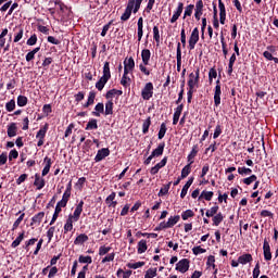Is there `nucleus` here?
<instances>
[{
    "instance_id": "34",
    "label": "nucleus",
    "mask_w": 278,
    "mask_h": 278,
    "mask_svg": "<svg viewBox=\"0 0 278 278\" xmlns=\"http://www.w3.org/2000/svg\"><path fill=\"white\" fill-rule=\"evenodd\" d=\"M224 218L225 217L223 216V213H217L213 216V225H215V227H218V225L223 223Z\"/></svg>"
},
{
    "instance_id": "45",
    "label": "nucleus",
    "mask_w": 278,
    "mask_h": 278,
    "mask_svg": "<svg viewBox=\"0 0 278 278\" xmlns=\"http://www.w3.org/2000/svg\"><path fill=\"white\" fill-rule=\"evenodd\" d=\"M166 131H167V128H166V123H162L161 124V127H160V130H159V140H162V138H164V136H166Z\"/></svg>"
},
{
    "instance_id": "9",
    "label": "nucleus",
    "mask_w": 278,
    "mask_h": 278,
    "mask_svg": "<svg viewBox=\"0 0 278 278\" xmlns=\"http://www.w3.org/2000/svg\"><path fill=\"white\" fill-rule=\"evenodd\" d=\"M84 212V201L81 200L75 211H74V214L73 215H70V218H73L74 219V223H77V220H79V217L81 216V213Z\"/></svg>"
},
{
    "instance_id": "42",
    "label": "nucleus",
    "mask_w": 278,
    "mask_h": 278,
    "mask_svg": "<svg viewBox=\"0 0 278 278\" xmlns=\"http://www.w3.org/2000/svg\"><path fill=\"white\" fill-rule=\"evenodd\" d=\"M151 127V117H148L142 124V134H149V128Z\"/></svg>"
},
{
    "instance_id": "12",
    "label": "nucleus",
    "mask_w": 278,
    "mask_h": 278,
    "mask_svg": "<svg viewBox=\"0 0 278 278\" xmlns=\"http://www.w3.org/2000/svg\"><path fill=\"white\" fill-rule=\"evenodd\" d=\"M108 155H110V149L102 148L98 151V153L94 157V162H101V161L105 160V157H108Z\"/></svg>"
},
{
    "instance_id": "11",
    "label": "nucleus",
    "mask_w": 278,
    "mask_h": 278,
    "mask_svg": "<svg viewBox=\"0 0 278 278\" xmlns=\"http://www.w3.org/2000/svg\"><path fill=\"white\" fill-rule=\"evenodd\" d=\"M218 8H219V23L225 25V21L227 18V11L225 10V3L223 0H218Z\"/></svg>"
},
{
    "instance_id": "35",
    "label": "nucleus",
    "mask_w": 278,
    "mask_h": 278,
    "mask_svg": "<svg viewBox=\"0 0 278 278\" xmlns=\"http://www.w3.org/2000/svg\"><path fill=\"white\" fill-rule=\"evenodd\" d=\"M73 223H75L73 217H68L67 220H66V224L64 225V232L65 233H68V231H73Z\"/></svg>"
},
{
    "instance_id": "17",
    "label": "nucleus",
    "mask_w": 278,
    "mask_h": 278,
    "mask_svg": "<svg viewBox=\"0 0 278 278\" xmlns=\"http://www.w3.org/2000/svg\"><path fill=\"white\" fill-rule=\"evenodd\" d=\"M141 60H142V64H144V66H149V62L151 61V50L143 49L141 51Z\"/></svg>"
},
{
    "instance_id": "39",
    "label": "nucleus",
    "mask_w": 278,
    "mask_h": 278,
    "mask_svg": "<svg viewBox=\"0 0 278 278\" xmlns=\"http://www.w3.org/2000/svg\"><path fill=\"white\" fill-rule=\"evenodd\" d=\"M16 124L12 123L9 127H8V136L9 138H14V136H16Z\"/></svg>"
},
{
    "instance_id": "32",
    "label": "nucleus",
    "mask_w": 278,
    "mask_h": 278,
    "mask_svg": "<svg viewBox=\"0 0 278 278\" xmlns=\"http://www.w3.org/2000/svg\"><path fill=\"white\" fill-rule=\"evenodd\" d=\"M24 239H25V231L20 233L18 237L12 242L11 244L12 249H16V247H18Z\"/></svg>"
},
{
    "instance_id": "5",
    "label": "nucleus",
    "mask_w": 278,
    "mask_h": 278,
    "mask_svg": "<svg viewBox=\"0 0 278 278\" xmlns=\"http://www.w3.org/2000/svg\"><path fill=\"white\" fill-rule=\"evenodd\" d=\"M220 94H223V91L220 89V79H217L215 90H214V105H215V108H218V105H220Z\"/></svg>"
},
{
    "instance_id": "14",
    "label": "nucleus",
    "mask_w": 278,
    "mask_h": 278,
    "mask_svg": "<svg viewBox=\"0 0 278 278\" xmlns=\"http://www.w3.org/2000/svg\"><path fill=\"white\" fill-rule=\"evenodd\" d=\"M182 12H184V3L179 2L178 7H177L175 13L173 14L172 18L169 20V22L177 23V21L179 20V16H181Z\"/></svg>"
},
{
    "instance_id": "29",
    "label": "nucleus",
    "mask_w": 278,
    "mask_h": 278,
    "mask_svg": "<svg viewBox=\"0 0 278 278\" xmlns=\"http://www.w3.org/2000/svg\"><path fill=\"white\" fill-rule=\"evenodd\" d=\"M108 81H110V79L101 76V78L96 83L97 90H99V91L103 90V88H105V84H108Z\"/></svg>"
},
{
    "instance_id": "38",
    "label": "nucleus",
    "mask_w": 278,
    "mask_h": 278,
    "mask_svg": "<svg viewBox=\"0 0 278 278\" xmlns=\"http://www.w3.org/2000/svg\"><path fill=\"white\" fill-rule=\"evenodd\" d=\"M233 64H236V53H233L229 59L228 75H231V73H233Z\"/></svg>"
},
{
    "instance_id": "49",
    "label": "nucleus",
    "mask_w": 278,
    "mask_h": 278,
    "mask_svg": "<svg viewBox=\"0 0 278 278\" xmlns=\"http://www.w3.org/2000/svg\"><path fill=\"white\" fill-rule=\"evenodd\" d=\"M144 266V262H137V263H128L127 268H132V270H136L138 268H142Z\"/></svg>"
},
{
    "instance_id": "4",
    "label": "nucleus",
    "mask_w": 278,
    "mask_h": 278,
    "mask_svg": "<svg viewBox=\"0 0 278 278\" xmlns=\"http://www.w3.org/2000/svg\"><path fill=\"white\" fill-rule=\"evenodd\" d=\"M199 75H200L199 68L195 70V73H191L189 75V80H188L189 90H194V86H199Z\"/></svg>"
},
{
    "instance_id": "33",
    "label": "nucleus",
    "mask_w": 278,
    "mask_h": 278,
    "mask_svg": "<svg viewBox=\"0 0 278 278\" xmlns=\"http://www.w3.org/2000/svg\"><path fill=\"white\" fill-rule=\"evenodd\" d=\"M97 97V93H94V91H90L89 92V97L87 102L84 104V108H90V105H92L94 103V99Z\"/></svg>"
},
{
    "instance_id": "1",
    "label": "nucleus",
    "mask_w": 278,
    "mask_h": 278,
    "mask_svg": "<svg viewBox=\"0 0 278 278\" xmlns=\"http://www.w3.org/2000/svg\"><path fill=\"white\" fill-rule=\"evenodd\" d=\"M135 8H136V0H129L125 9V12L121 16V21H129V18L131 17V12H134Z\"/></svg>"
},
{
    "instance_id": "44",
    "label": "nucleus",
    "mask_w": 278,
    "mask_h": 278,
    "mask_svg": "<svg viewBox=\"0 0 278 278\" xmlns=\"http://www.w3.org/2000/svg\"><path fill=\"white\" fill-rule=\"evenodd\" d=\"M153 277H157V268H149L146 271L144 278H153Z\"/></svg>"
},
{
    "instance_id": "18",
    "label": "nucleus",
    "mask_w": 278,
    "mask_h": 278,
    "mask_svg": "<svg viewBox=\"0 0 278 278\" xmlns=\"http://www.w3.org/2000/svg\"><path fill=\"white\" fill-rule=\"evenodd\" d=\"M164 147H166V143L162 142L157 146L156 149H154L151 153L152 157H160L164 154Z\"/></svg>"
},
{
    "instance_id": "16",
    "label": "nucleus",
    "mask_w": 278,
    "mask_h": 278,
    "mask_svg": "<svg viewBox=\"0 0 278 278\" xmlns=\"http://www.w3.org/2000/svg\"><path fill=\"white\" fill-rule=\"evenodd\" d=\"M201 16H203V0H199L195 3L194 17L197 18V21H201Z\"/></svg>"
},
{
    "instance_id": "48",
    "label": "nucleus",
    "mask_w": 278,
    "mask_h": 278,
    "mask_svg": "<svg viewBox=\"0 0 278 278\" xmlns=\"http://www.w3.org/2000/svg\"><path fill=\"white\" fill-rule=\"evenodd\" d=\"M193 216H194V212L192 210H187L181 214L182 220H188V218H192Z\"/></svg>"
},
{
    "instance_id": "52",
    "label": "nucleus",
    "mask_w": 278,
    "mask_h": 278,
    "mask_svg": "<svg viewBox=\"0 0 278 278\" xmlns=\"http://www.w3.org/2000/svg\"><path fill=\"white\" fill-rule=\"evenodd\" d=\"M216 77H218V72H216L215 68H211L208 72V81L210 84H212V81H214V79H216Z\"/></svg>"
},
{
    "instance_id": "27",
    "label": "nucleus",
    "mask_w": 278,
    "mask_h": 278,
    "mask_svg": "<svg viewBox=\"0 0 278 278\" xmlns=\"http://www.w3.org/2000/svg\"><path fill=\"white\" fill-rule=\"evenodd\" d=\"M105 112V105H103V103H98L94 106V112H92L93 116H101V114H103Z\"/></svg>"
},
{
    "instance_id": "28",
    "label": "nucleus",
    "mask_w": 278,
    "mask_h": 278,
    "mask_svg": "<svg viewBox=\"0 0 278 278\" xmlns=\"http://www.w3.org/2000/svg\"><path fill=\"white\" fill-rule=\"evenodd\" d=\"M104 79H111L112 78V73L110 72V62H105L103 66V75Z\"/></svg>"
},
{
    "instance_id": "55",
    "label": "nucleus",
    "mask_w": 278,
    "mask_h": 278,
    "mask_svg": "<svg viewBox=\"0 0 278 278\" xmlns=\"http://www.w3.org/2000/svg\"><path fill=\"white\" fill-rule=\"evenodd\" d=\"M47 129H49V127L47 125L43 128L39 129V131L37 132L36 138L45 140V136H47Z\"/></svg>"
},
{
    "instance_id": "43",
    "label": "nucleus",
    "mask_w": 278,
    "mask_h": 278,
    "mask_svg": "<svg viewBox=\"0 0 278 278\" xmlns=\"http://www.w3.org/2000/svg\"><path fill=\"white\" fill-rule=\"evenodd\" d=\"M127 75L128 74H126L124 72V75H123V77L121 79V84H122V86H124V88H127V86H129V84H131V78H129V76H127Z\"/></svg>"
},
{
    "instance_id": "23",
    "label": "nucleus",
    "mask_w": 278,
    "mask_h": 278,
    "mask_svg": "<svg viewBox=\"0 0 278 278\" xmlns=\"http://www.w3.org/2000/svg\"><path fill=\"white\" fill-rule=\"evenodd\" d=\"M45 218V212H39L31 218L30 225H40L42 223V219Z\"/></svg>"
},
{
    "instance_id": "19",
    "label": "nucleus",
    "mask_w": 278,
    "mask_h": 278,
    "mask_svg": "<svg viewBox=\"0 0 278 278\" xmlns=\"http://www.w3.org/2000/svg\"><path fill=\"white\" fill-rule=\"evenodd\" d=\"M176 60H177V71H181V42L177 43L176 50Z\"/></svg>"
},
{
    "instance_id": "63",
    "label": "nucleus",
    "mask_w": 278,
    "mask_h": 278,
    "mask_svg": "<svg viewBox=\"0 0 278 278\" xmlns=\"http://www.w3.org/2000/svg\"><path fill=\"white\" fill-rule=\"evenodd\" d=\"M238 173H239V175H251V173H253V170L249 167H239Z\"/></svg>"
},
{
    "instance_id": "7",
    "label": "nucleus",
    "mask_w": 278,
    "mask_h": 278,
    "mask_svg": "<svg viewBox=\"0 0 278 278\" xmlns=\"http://www.w3.org/2000/svg\"><path fill=\"white\" fill-rule=\"evenodd\" d=\"M197 42H199V28L195 27L192 33L191 36L189 38V49L190 51H192L194 49V47H197Z\"/></svg>"
},
{
    "instance_id": "31",
    "label": "nucleus",
    "mask_w": 278,
    "mask_h": 278,
    "mask_svg": "<svg viewBox=\"0 0 278 278\" xmlns=\"http://www.w3.org/2000/svg\"><path fill=\"white\" fill-rule=\"evenodd\" d=\"M86 131H90L92 129H99V124L97 123V119H90L88 123H87V126H86Z\"/></svg>"
},
{
    "instance_id": "30",
    "label": "nucleus",
    "mask_w": 278,
    "mask_h": 278,
    "mask_svg": "<svg viewBox=\"0 0 278 278\" xmlns=\"http://www.w3.org/2000/svg\"><path fill=\"white\" fill-rule=\"evenodd\" d=\"M147 240H140L138 242V249H137V252L139 253V255H142V253H146L147 252Z\"/></svg>"
},
{
    "instance_id": "37",
    "label": "nucleus",
    "mask_w": 278,
    "mask_h": 278,
    "mask_svg": "<svg viewBox=\"0 0 278 278\" xmlns=\"http://www.w3.org/2000/svg\"><path fill=\"white\" fill-rule=\"evenodd\" d=\"M38 51H40V47H37L33 51L28 52L26 54V62H31V60L36 58V53H38Z\"/></svg>"
},
{
    "instance_id": "59",
    "label": "nucleus",
    "mask_w": 278,
    "mask_h": 278,
    "mask_svg": "<svg viewBox=\"0 0 278 278\" xmlns=\"http://www.w3.org/2000/svg\"><path fill=\"white\" fill-rule=\"evenodd\" d=\"M192 10H194V4L187 5L185 9L184 18H186V16H192Z\"/></svg>"
},
{
    "instance_id": "40",
    "label": "nucleus",
    "mask_w": 278,
    "mask_h": 278,
    "mask_svg": "<svg viewBox=\"0 0 278 278\" xmlns=\"http://www.w3.org/2000/svg\"><path fill=\"white\" fill-rule=\"evenodd\" d=\"M216 214H218V205H215L207 210L205 216H207V218H212V216H216Z\"/></svg>"
},
{
    "instance_id": "62",
    "label": "nucleus",
    "mask_w": 278,
    "mask_h": 278,
    "mask_svg": "<svg viewBox=\"0 0 278 278\" xmlns=\"http://www.w3.org/2000/svg\"><path fill=\"white\" fill-rule=\"evenodd\" d=\"M23 218H25V213H22L20 217L14 222L13 231L14 229H18V226L21 225V223H23Z\"/></svg>"
},
{
    "instance_id": "54",
    "label": "nucleus",
    "mask_w": 278,
    "mask_h": 278,
    "mask_svg": "<svg viewBox=\"0 0 278 278\" xmlns=\"http://www.w3.org/2000/svg\"><path fill=\"white\" fill-rule=\"evenodd\" d=\"M37 42H38V36H36V34H34L26 41V45H28V47H34V45H36Z\"/></svg>"
},
{
    "instance_id": "8",
    "label": "nucleus",
    "mask_w": 278,
    "mask_h": 278,
    "mask_svg": "<svg viewBox=\"0 0 278 278\" xmlns=\"http://www.w3.org/2000/svg\"><path fill=\"white\" fill-rule=\"evenodd\" d=\"M136 68V61H134V58H129L128 60L124 61V72L126 75H129Z\"/></svg>"
},
{
    "instance_id": "61",
    "label": "nucleus",
    "mask_w": 278,
    "mask_h": 278,
    "mask_svg": "<svg viewBox=\"0 0 278 278\" xmlns=\"http://www.w3.org/2000/svg\"><path fill=\"white\" fill-rule=\"evenodd\" d=\"M207 250L201 248V245L194 247L192 249L193 255H201L202 253H206Z\"/></svg>"
},
{
    "instance_id": "13",
    "label": "nucleus",
    "mask_w": 278,
    "mask_h": 278,
    "mask_svg": "<svg viewBox=\"0 0 278 278\" xmlns=\"http://www.w3.org/2000/svg\"><path fill=\"white\" fill-rule=\"evenodd\" d=\"M167 162H168V157L165 156L160 163H157L155 166H153L150 169L151 175H157V173H160V169L166 166Z\"/></svg>"
},
{
    "instance_id": "64",
    "label": "nucleus",
    "mask_w": 278,
    "mask_h": 278,
    "mask_svg": "<svg viewBox=\"0 0 278 278\" xmlns=\"http://www.w3.org/2000/svg\"><path fill=\"white\" fill-rule=\"evenodd\" d=\"M168 190H170V182L160 189L159 197H164V194H168Z\"/></svg>"
},
{
    "instance_id": "47",
    "label": "nucleus",
    "mask_w": 278,
    "mask_h": 278,
    "mask_svg": "<svg viewBox=\"0 0 278 278\" xmlns=\"http://www.w3.org/2000/svg\"><path fill=\"white\" fill-rule=\"evenodd\" d=\"M17 105H18V108H25V105H27V97L18 96L17 97Z\"/></svg>"
},
{
    "instance_id": "26",
    "label": "nucleus",
    "mask_w": 278,
    "mask_h": 278,
    "mask_svg": "<svg viewBox=\"0 0 278 278\" xmlns=\"http://www.w3.org/2000/svg\"><path fill=\"white\" fill-rule=\"evenodd\" d=\"M104 114H105V116H110V115L114 114V102H112V100H109L105 103Z\"/></svg>"
},
{
    "instance_id": "57",
    "label": "nucleus",
    "mask_w": 278,
    "mask_h": 278,
    "mask_svg": "<svg viewBox=\"0 0 278 278\" xmlns=\"http://www.w3.org/2000/svg\"><path fill=\"white\" fill-rule=\"evenodd\" d=\"M153 39L160 45V28L157 26L153 27Z\"/></svg>"
},
{
    "instance_id": "3",
    "label": "nucleus",
    "mask_w": 278,
    "mask_h": 278,
    "mask_svg": "<svg viewBox=\"0 0 278 278\" xmlns=\"http://www.w3.org/2000/svg\"><path fill=\"white\" fill-rule=\"evenodd\" d=\"M143 101H149L153 97V83H147L141 91Z\"/></svg>"
},
{
    "instance_id": "2",
    "label": "nucleus",
    "mask_w": 278,
    "mask_h": 278,
    "mask_svg": "<svg viewBox=\"0 0 278 278\" xmlns=\"http://www.w3.org/2000/svg\"><path fill=\"white\" fill-rule=\"evenodd\" d=\"M180 219L181 217L179 215L170 216L167 222H162L160 227L161 229H170V227H175Z\"/></svg>"
},
{
    "instance_id": "51",
    "label": "nucleus",
    "mask_w": 278,
    "mask_h": 278,
    "mask_svg": "<svg viewBox=\"0 0 278 278\" xmlns=\"http://www.w3.org/2000/svg\"><path fill=\"white\" fill-rule=\"evenodd\" d=\"M15 108H16V101H14V100H11V101L7 102V104H5L7 112H14Z\"/></svg>"
},
{
    "instance_id": "15",
    "label": "nucleus",
    "mask_w": 278,
    "mask_h": 278,
    "mask_svg": "<svg viewBox=\"0 0 278 278\" xmlns=\"http://www.w3.org/2000/svg\"><path fill=\"white\" fill-rule=\"evenodd\" d=\"M137 26H138V29H137L138 42H140V40H142V36H144V30H143L144 20L142 17L138 18Z\"/></svg>"
},
{
    "instance_id": "25",
    "label": "nucleus",
    "mask_w": 278,
    "mask_h": 278,
    "mask_svg": "<svg viewBox=\"0 0 278 278\" xmlns=\"http://www.w3.org/2000/svg\"><path fill=\"white\" fill-rule=\"evenodd\" d=\"M45 162H46V165L41 173L42 177H46V175H49V172L51 170V159L46 156Z\"/></svg>"
},
{
    "instance_id": "10",
    "label": "nucleus",
    "mask_w": 278,
    "mask_h": 278,
    "mask_svg": "<svg viewBox=\"0 0 278 278\" xmlns=\"http://www.w3.org/2000/svg\"><path fill=\"white\" fill-rule=\"evenodd\" d=\"M263 254L266 262H270L273 260V253H270V244L266 239L263 243Z\"/></svg>"
},
{
    "instance_id": "50",
    "label": "nucleus",
    "mask_w": 278,
    "mask_h": 278,
    "mask_svg": "<svg viewBox=\"0 0 278 278\" xmlns=\"http://www.w3.org/2000/svg\"><path fill=\"white\" fill-rule=\"evenodd\" d=\"M78 262L80 264H92V256L80 255L79 258H78Z\"/></svg>"
},
{
    "instance_id": "6",
    "label": "nucleus",
    "mask_w": 278,
    "mask_h": 278,
    "mask_svg": "<svg viewBox=\"0 0 278 278\" xmlns=\"http://www.w3.org/2000/svg\"><path fill=\"white\" fill-rule=\"evenodd\" d=\"M190 268V261L188 258H182L176 264V270L179 273H188Z\"/></svg>"
},
{
    "instance_id": "46",
    "label": "nucleus",
    "mask_w": 278,
    "mask_h": 278,
    "mask_svg": "<svg viewBox=\"0 0 278 278\" xmlns=\"http://www.w3.org/2000/svg\"><path fill=\"white\" fill-rule=\"evenodd\" d=\"M191 170H192V167L190 166V164L186 165L181 170V179H186V177L190 175Z\"/></svg>"
},
{
    "instance_id": "21",
    "label": "nucleus",
    "mask_w": 278,
    "mask_h": 278,
    "mask_svg": "<svg viewBox=\"0 0 278 278\" xmlns=\"http://www.w3.org/2000/svg\"><path fill=\"white\" fill-rule=\"evenodd\" d=\"M34 186H36L37 190H42L45 188V178H41L40 175H35Z\"/></svg>"
},
{
    "instance_id": "20",
    "label": "nucleus",
    "mask_w": 278,
    "mask_h": 278,
    "mask_svg": "<svg viewBox=\"0 0 278 278\" xmlns=\"http://www.w3.org/2000/svg\"><path fill=\"white\" fill-rule=\"evenodd\" d=\"M194 182V178H189V180L186 182V185L182 187L180 198L185 199L186 194H188V190L190 189V186Z\"/></svg>"
},
{
    "instance_id": "56",
    "label": "nucleus",
    "mask_w": 278,
    "mask_h": 278,
    "mask_svg": "<svg viewBox=\"0 0 278 278\" xmlns=\"http://www.w3.org/2000/svg\"><path fill=\"white\" fill-rule=\"evenodd\" d=\"M201 197L205 199V201H212V197H214L213 191H202Z\"/></svg>"
},
{
    "instance_id": "36",
    "label": "nucleus",
    "mask_w": 278,
    "mask_h": 278,
    "mask_svg": "<svg viewBox=\"0 0 278 278\" xmlns=\"http://www.w3.org/2000/svg\"><path fill=\"white\" fill-rule=\"evenodd\" d=\"M84 242H88V235H86V233L79 235L75 239L74 244H84Z\"/></svg>"
},
{
    "instance_id": "22",
    "label": "nucleus",
    "mask_w": 278,
    "mask_h": 278,
    "mask_svg": "<svg viewBox=\"0 0 278 278\" xmlns=\"http://www.w3.org/2000/svg\"><path fill=\"white\" fill-rule=\"evenodd\" d=\"M275 51H277V49L275 48V46H268L267 47V51H265L263 53V56L269 61H273V53H275Z\"/></svg>"
},
{
    "instance_id": "24",
    "label": "nucleus",
    "mask_w": 278,
    "mask_h": 278,
    "mask_svg": "<svg viewBox=\"0 0 278 278\" xmlns=\"http://www.w3.org/2000/svg\"><path fill=\"white\" fill-rule=\"evenodd\" d=\"M239 264H249L250 262H253V256L251 254H243L238 257Z\"/></svg>"
},
{
    "instance_id": "58",
    "label": "nucleus",
    "mask_w": 278,
    "mask_h": 278,
    "mask_svg": "<svg viewBox=\"0 0 278 278\" xmlns=\"http://www.w3.org/2000/svg\"><path fill=\"white\" fill-rule=\"evenodd\" d=\"M253 181H257V176L251 175L250 177L243 179V184H245V186H251Z\"/></svg>"
},
{
    "instance_id": "41",
    "label": "nucleus",
    "mask_w": 278,
    "mask_h": 278,
    "mask_svg": "<svg viewBox=\"0 0 278 278\" xmlns=\"http://www.w3.org/2000/svg\"><path fill=\"white\" fill-rule=\"evenodd\" d=\"M114 199H116V193L112 192L105 200V202L108 203V205H113V207H116V201H114Z\"/></svg>"
},
{
    "instance_id": "53",
    "label": "nucleus",
    "mask_w": 278,
    "mask_h": 278,
    "mask_svg": "<svg viewBox=\"0 0 278 278\" xmlns=\"http://www.w3.org/2000/svg\"><path fill=\"white\" fill-rule=\"evenodd\" d=\"M215 262H216V258L214 257V255H210V256L207 257L206 265H207L208 267L213 268V269H216V264H215Z\"/></svg>"
},
{
    "instance_id": "60",
    "label": "nucleus",
    "mask_w": 278,
    "mask_h": 278,
    "mask_svg": "<svg viewBox=\"0 0 278 278\" xmlns=\"http://www.w3.org/2000/svg\"><path fill=\"white\" fill-rule=\"evenodd\" d=\"M109 251H112L111 247L102 245V247L99 248V255L100 256L108 255Z\"/></svg>"
}]
</instances>
